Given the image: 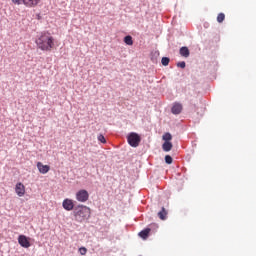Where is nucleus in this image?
<instances>
[{"mask_svg": "<svg viewBox=\"0 0 256 256\" xmlns=\"http://www.w3.org/2000/svg\"><path fill=\"white\" fill-rule=\"evenodd\" d=\"M74 217L81 223L91 217V209L85 205H78L74 209Z\"/></svg>", "mask_w": 256, "mask_h": 256, "instance_id": "nucleus-2", "label": "nucleus"}, {"mask_svg": "<svg viewBox=\"0 0 256 256\" xmlns=\"http://www.w3.org/2000/svg\"><path fill=\"white\" fill-rule=\"evenodd\" d=\"M37 169H38L39 173H41L42 175H46V173H49V171H51V166L44 165L43 163L38 162Z\"/></svg>", "mask_w": 256, "mask_h": 256, "instance_id": "nucleus-8", "label": "nucleus"}, {"mask_svg": "<svg viewBox=\"0 0 256 256\" xmlns=\"http://www.w3.org/2000/svg\"><path fill=\"white\" fill-rule=\"evenodd\" d=\"M225 21V14L224 13H219L217 16V22L218 23H223Z\"/></svg>", "mask_w": 256, "mask_h": 256, "instance_id": "nucleus-20", "label": "nucleus"}, {"mask_svg": "<svg viewBox=\"0 0 256 256\" xmlns=\"http://www.w3.org/2000/svg\"><path fill=\"white\" fill-rule=\"evenodd\" d=\"M176 66L179 67L180 69H185V67H187V63H185V61H181V62H178Z\"/></svg>", "mask_w": 256, "mask_h": 256, "instance_id": "nucleus-22", "label": "nucleus"}, {"mask_svg": "<svg viewBox=\"0 0 256 256\" xmlns=\"http://www.w3.org/2000/svg\"><path fill=\"white\" fill-rule=\"evenodd\" d=\"M181 111H183V105H181V103H175L171 108L173 115H180Z\"/></svg>", "mask_w": 256, "mask_h": 256, "instance_id": "nucleus-11", "label": "nucleus"}, {"mask_svg": "<svg viewBox=\"0 0 256 256\" xmlns=\"http://www.w3.org/2000/svg\"><path fill=\"white\" fill-rule=\"evenodd\" d=\"M179 53L181 57H189L191 55V52L189 51V48L187 46H182L179 50Z\"/></svg>", "mask_w": 256, "mask_h": 256, "instance_id": "nucleus-12", "label": "nucleus"}, {"mask_svg": "<svg viewBox=\"0 0 256 256\" xmlns=\"http://www.w3.org/2000/svg\"><path fill=\"white\" fill-rule=\"evenodd\" d=\"M155 229H159V225L152 223L149 225V227L143 229L142 231H140L138 233L139 237L141 239H148L149 238V234L151 233V231L155 230Z\"/></svg>", "mask_w": 256, "mask_h": 256, "instance_id": "nucleus-4", "label": "nucleus"}, {"mask_svg": "<svg viewBox=\"0 0 256 256\" xmlns=\"http://www.w3.org/2000/svg\"><path fill=\"white\" fill-rule=\"evenodd\" d=\"M158 217L161 221H165L167 219V210L165 207H162L161 211L158 212Z\"/></svg>", "mask_w": 256, "mask_h": 256, "instance_id": "nucleus-14", "label": "nucleus"}, {"mask_svg": "<svg viewBox=\"0 0 256 256\" xmlns=\"http://www.w3.org/2000/svg\"><path fill=\"white\" fill-rule=\"evenodd\" d=\"M162 149L165 151V153H169L171 149H173V143L172 142H164L162 144Z\"/></svg>", "mask_w": 256, "mask_h": 256, "instance_id": "nucleus-13", "label": "nucleus"}, {"mask_svg": "<svg viewBox=\"0 0 256 256\" xmlns=\"http://www.w3.org/2000/svg\"><path fill=\"white\" fill-rule=\"evenodd\" d=\"M79 253H80V255H87V248L80 247L79 248Z\"/></svg>", "mask_w": 256, "mask_h": 256, "instance_id": "nucleus-23", "label": "nucleus"}, {"mask_svg": "<svg viewBox=\"0 0 256 256\" xmlns=\"http://www.w3.org/2000/svg\"><path fill=\"white\" fill-rule=\"evenodd\" d=\"M98 141H100V143H107V139H105V136L103 134H99L97 137Z\"/></svg>", "mask_w": 256, "mask_h": 256, "instance_id": "nucleus-21", "label": "nucleus"}, {"mask_svg": "<svg viewBox=\"0 0 256 256\" xmlns=\"http://www.w3.org/2000/svg\"><path fill=\"white\" fill-rule=\"evenodd\" d=\"M40 51H51L55 47V38L49 32H42L35 40Z\"/></svg>", "mask_w": 256, "mask_h": 256, "instance_id": "nucleus-1", "label": "nucleus"}, {"mask_svg": "<svg viewBox=\"0 0 256 256\" xmlns=\"http://www.w3.org/2000/svg\"><path fill=\"white\" fill-rule=\"evenodd\" d=\"M62 207L65 211H75V202L72 199L66 198L62 202Z\"/></svg>", "mask_w": 256, "mask_h": 256, "instance_id": "nucleus-7", "label": "nucleus"}, {"mask_svg": "<svg viewBox=\"0 0 256 256\" xmlns=\"http://www.w3.org/2000/svg\"><path fill=\"white\" fill-rule=\"evenodd\" d=\"M123 41H124L125 45L131 46V45H133V36L127 35L124 37Z\"/></svg>", "mask_w": 256, "mask_h": 256, "instance_id": "nucleus-15", "label": "nucleus"}, {"mask_svg": "<svg viewBox=\"0 0 256 256\" xmlns=\"http://www.w3.org/2000/svg\"><path fill=\"white\" fill-rule=\"evenodd\" d=\"M162 139L164 142H171V140L173 139V135H171V133L166 132L163 136Z\"/></svg>", "mask_w": 256, "mask_h": 256, "instance_id": "nucleus-17", "label": "nucleus"}, {"mask_svg": "<svg viewBox=\"0 0 256 256\" xmlns=\"http://www.w3.org/2000/svg\"><path fill=\"white\" fill-rule=\"evenodd\" d=\"M12 3H14V5H23V0H12Z\"/></svg>", "mask_w": 256, "mask_h": 256, "instance_id": "nucleus-24", "label": "nucleus"}, {"mask_svg": "<svg viewBox=\"0 0 256 256\" xmlns=\"http://www.w3.org/2000/svg\"><path fill=\"white\" fill-rule=\"evenodd\" d=\"M18 243L20 247H23L24 249H29V247H31V238L21 234L18 236Z\"/></svg>", "mask_w": 256, "mask_h": 256, "instance_id": "nucleus-6", "label": "nucleus"}, {"mask_svg": "<svg viewBox=\"0 0 256 256\" xmlns=\"http://www.w3.org/2000/svg\"><path fill=\"white\" fill-rule=\"evenodd\" d=\"M76 200L79 201V203H86V201H89V192L85 189L79 190L76 192Z\"/></svg>", "mask_w": 256, "mask_h": 256, "instance_id": "nucleus-5", "label": "nucleus"}, {"mask_svg": "<svg viewBox=\"0 0 256 256\" xmlns=\"http://www.w3.org/2000/svg\"><path fill=\"white\" fill-rule=\"evenodd\" d=\"M170 62H171L170 57H162V59H161V63L163 65V67H167Z\"/></svg>", "mask_w": 256, "mask_h": 256, "instance_id": "nucleus-18", "label": "nucleus"}, {"mask_svg": "<svg viewBox=\"0 0 256 256\" xmlns=\"http://www.w3.org/2000/svg\"><path fill=\"white\" fill-rule=\"evenodd\" d=\"M164 161L166 165H171L173 163V157H171V155H166Z\"/></svg>", "mask_w": 256, "mask_h": 256, "instance_id": "nucleus-19", "label": "nucleus"}, {"mask_svg": "<svg viewBox=\"0 0 256 256\" xmlns=\"http://www.w3.org/2000/svg\"><path fill=\"white\" fill-rule=\"evenodd\" d=\"M159 50H154L151 52V61H153V63H155V61H157V59L159 58Z\"/></svg>", "mask_w": 256, "mask_h": 256, "instance_id": "nucleus-16", "label": "nucleus"}, {"mask_svg": "<svg viewBox=\"0 0 256 256\" xmlns=\"http://www.w3.org/2000/svg\"><path fill=\"white\" fill-rule=\"evenodd\" d=\"M127 143L130 147L137 148L141 144V135L137 132H130L126 136Z\"/></svg>", "mask_w": 256, "mask_h": 256, "instance_id": "nucleus-3", "label": "nucleus"}, {"mask_svg": "<svg viewBox=\"0 0 256 256\" xmlns=\"http://www.w3.org/2000/svg\"><path fill=\"white\" fill-rule=\"evenodd\" d=\"M39 3H41V0H22V5L29 8L37 7Z\"/></svg>", "mask_w": 256, "mask_h": 256, "instance_id": "nucleus-10", "label": "nucleus"}, {"mask_svg": "<svg viewBox=\"0 0 256 256\" xmlns=\"http://www.w3.org/2000/svg\"><path fill=\"white\" fill-rule=\"evenodd\" d=\"M15 192L18 197H23V195H25V185H23L21 182H18L15 186Z\"/></svg>", "mask_w": 256, "mask_h": 256, "instance_id": "nucleus-9", "label": "nucleus"}]
</instances>
